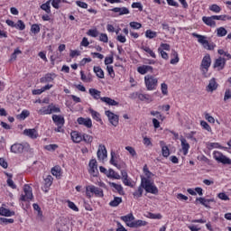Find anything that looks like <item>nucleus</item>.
<instances>
[{"label":"nucleus","mask_w":231,"mask_h":231,"mask_svg":"<svg viewBox=\"0 0 231 231\" xmlns=\"http://www.w3.org/2000/svg\"><path fill=\"white\" fill-rule=\"evenodd\" d=\"M141 185L146 192L155 195L158 194V188L154 185V182L151 181V180L142 177Z\"/></svg>","instance_id":"nucleus-1"},{"label":"nucleus","mask_w":231,"mask_h":231,"mask_svg":"<svg viewBox=\"0 0 231 231\" xmlns=\"http://www.w3.org/2000/svg\"><path fill=\"white\" fill-rule=\"evenodd\" d=\"M212 64V59L210 58V54H206L201 61L200 64V71L203 75V77H205V79H208V68H210V65Z\"/></svg>","instance_id":"nucleus-2"},{"label":"nucleus","mask_w":231,"mask_h":231,"mask_svg":"<svg viewBox=\"0 0 231 231\" xmlns=\"http://www.w3.org/2000/svg\"><path fill=\"white\" fill-rule=\"evenodd\" d=\"M192 36L196 37V39H198V42H199V44H202V46H203V48H205V50L212 51V50H214V48H216V44L209 43L208 42L207 36H203V35L198 34L196 32H193Z\"/></svg>","instance_id":"nucleus-3"},{"label":"nucleus","mask_w":231,"mask_h":231,"mask_svg":"<svg viewBox=\"0 0 231 231\" xmlns=\"http://www.w3.org/2000/svg\"><path fill=\"white\" fill-rule=\"evenodd\" d=\"M144 84L148 91H152L158 86V79L152 75H146L144 77Z\"/></svg>","instance_id":"nucleus-4"},{"label":"nucleus","mask_w":231,"mask_h":231,"mask_svg":"<svg viewBox=\"0 0 231 231\" xmlns=\"http://www.w3.org/2000/svg\"><path fill=\"white\" fill-rule=\"evenodd\" d=\"M86 194L88 198H91L93 194H95L97 198H104V190L93 185H89L86 187Z\"/></svg>","instance_id":"nucleus-5"},{"label":"nucleus","mask_w":231,"mask_h":231,"mask_svg":"<svg viewBox=\"0 0 231 231\" xmlns=\"http://www.w3.org/2000/svg\"><path fill=\"white\" fill-rule=\"evenodd\" d=\"M24 151H26L27 152L30 151V144L28 143H25L23 144L14 143L11 146V152H14V154H21Z\"/></svg>","instance_id":"nucleus-6"},{"label":"nucleus","mask_w":231,"mask_h":231,"mask_svg":"<svg viewBox=\"0 0 231 231\" xmlns=\"http://www.w3.org/2000/svg\"><path fill=\"white\" fill-rule=\"evenodd\" d=\"M33 193L32 192V187L30 185L25 184L23 186V193L21 195V201H30V199H32Z\"/></svg>","instance_id":"nucleus-7"},{"label":"nucleus","mask_w":231,"mask_h":231,"mask_svg":"<svg viewBox=\"0 0 231 231\" xmlns=\"http://www.w3.org/2000/svg\"><path fill=\"white\" fill-rule=\"evenodd\" d=\"M213 156L218 163H223L224 165H231V160L230 158L223 155L221 152H215L213 153Z\"/></svg>","instance_id":"nucleus-8"},{"label":"nucleus","mask_w":231,"mask_h":231,"mask_svg":"<svg viewBox=\"0 0 231 231\" xmlns=\"http://www.w3.org/2000/svg\"><path fill=\"white\" fill-rule=\"evenodd\" d=\"M225 66H226V59L223 57H218L215 60V62L213 64V68L217 69V71H221L222 69H225Z\"/></svg>","instance_id":"nucleus-9"},{"label":"nucleus","mask_w":231,"mask_h":231,"mask_svg":"<svg viewBox=\"0 0 231 231\" xmlns=\"http://www.w3.org/2000/svg\"><path fill=\"white\" fill-rule=\"evenodd\" d=\"M97 154V160L99 162H104V160L107 158V149H106V145L99 144Z\"/></svg>","instance_id":"nucleus-10"},{"label":"nucleus","mask_w":231,"mask_h":231,"mask_svg":"<svg viewBox=\"0 0 231 231\" xmlns=\"http://www.w3.org/2000/svg\"><path fill=\"white\" fill-rule=\"evenodd\" d=\"M89 174L93 175L94 177L98 176V163L97 162L96 159H92L89 162Z\"/></svg>","instance_id":"nucleus-11"},{"label":"nucleus","mask_w":231,"mask_h":231,"mask_svg":"<svg viewBox=\"0 0 231 231\" xmlns=\"http://www.w3.org/2000/svg\"><path fill=\"white\" fill-rule=\"evenodd\" d=\"M105 114L106 115L110 124H112L114 127H116V125H118V116L109 110L106 111Z\"/></svg>","instance_id":"nucleus-12"},{"label":"nucleus","mask_w":231,"mask_h":231,"mask_svg":"<svg viewBox=\"0 0 231 231\" xmlns=\"http://www.w3.org/2000/svg\"><path fill=\"white\" fill-rule=\"evenodd\" d=\"M180 140L183 154L184 156H187V154H189V150L190 149V144H189V143L187 142V139H185L183 135H180Z\"/></svg>","instance_id":"nucleus-13"},{"label":"nucleus","mask_w":231,"mask_h":231,"mask_svg":"<svg viewBox=\"0 0 231 231\" xmlns=\"http://www.w3.org/2000/svg\"><path fill=\"white\" fill-rule=\"evenodd\" d=\"M23 134L29 138H32V140H35L39 137V134L35 128L23 130Z\"/></svg>","instance_id":"nucleus-14"},{"label":"nucleus","mask_w":231,"mask_h":231,"mask_svg":"<svg viewBox=\"0 0 231 231\" xmlns=\"http://www.w3.org/2000/svg\"><path fill=\"white\" fill-rule=\"evenodd\" d=\"M78 124H79V125H85V127H88V129H90V127H93V123L89 118L86 119L84 117H79Z\"/></svg>","instance_id":"nucleus-15"},{"label":"nucleus","mask_w":231,"mask_h":231,"mask_svg":"<svg viewBox=\"0 0 231 231\" xmlns=\"http://www.w3.org/2000/svg\"><path fill=\"white\" fill-rule=\"evenodd\" d=\"M122 221H124L126 224V226H130L134 222V216H133V213H130L126 216L121 217Z\"/></svg>","instance_id":"nucleus-16"},{"label":"nucleus","mask_w":231,"mask_h":231,"mask_svg":"<svg viewBox=\"0 0 231 231\" xmlns=\"http://www.w3.org/2000/svg\"><path fill=\"white\" fill-rule=\"evenodd\" d=\"M160 144L162 147V154L163 158H169V156H171V150H169V147L165 145V142L161 141Z\"/></svg>","instance_id":"nucleus-17"},{"label":"nucleus","mask_w":231,"mask_h":231,"mask_svg":"<svg viewBox=\"0 0 231 231\" xmlns=\"http://www.w3.org/2000/svg\"><path fill=\"white\" fill-rule=\"evenodd\" d=\"M206 89L208 93H212L213 91H216V89H217V82H216V79L213 78L209 80V83Z\"/></svg>","instance_id":"nucleus-18"},{"label":"nucleus","mask_w":231,"mask_h":231,"mask_svg":"<svg viewBox=\"0 0 231 231\" xmlns=\"http://www.w3.org/2000/svg\"><path fill=\"white\" fill-rule=\"evenodd\" d=\"M70 136L74 143H80L82 142V134L77 131L71 132Z\"/></svg>","instance_id":"nucleus-19"},{"label":"nucleus","mask_w":231,"mask_h":231,"mask_svg":"<svg viewBox=\"0 0 231 231\" xmlns=\"http://www.w3.org/2000/svg\"><path fill=\"white\" fill-rule=\"evenodd\" d=\"M115 14H119V15H127L129 14V9L127 7H115L112 9Z\"/></svg>","instance_id":"nucleus-20"},{"label":"nucleus","mask_w":231,"mask_h":231,"mask_svg":"<svg viewBox=\"0 0 231 231\" xmlns=\"http://www.w3.org/2000/svg\"><path fill=\"white\" fill-rule=\"evenodd\" d=\"M202 21L205 24H207V26H211V27L216 26V21H214V16H209V17L204 16L202 18Z\"/></svg>","instance_id":"nucleus-21"},{"label":"nucleus","mask_w":231,"mask_h":231,"mask_svg":"<svg viewBox=\"0 0 231 231\" xmlns=\"http://www.w3.org/2000/svg\"><path fill=\"white\" fill-rule=\"evenodd\" d=\"M52 120L56 125H64V117L62 116L53 115Z\"/></svg>","instance_id":"nucleus-22"},{"label":"nucleus","mask_w":231,"mask_h":231,"mask_svg":"<svg viewBox=\"0 0 231 231\" xmlns=\"http://www.w3.org/2000/svg\"><path fill=\"white\" fill-rule=\"evenodd\" d=\"M0 216H5L6 217H10L12 216H15V212L10 211V209L5 208H0Z\"/></svg>","instance_id":"nucleus-23"},{"label":"nucleus","mask_w":231,"mask_h":231,"mask_svg":"<svg viewBox=\"0 0 231 231\" xmlns=\"http://www.w3.org/2000/svg\"><path fill=\"white\" fill-rule=\"evenodd\" d=\"M53 77H55V74H46L40 79V82L42 84H46L47 82H53Z\"/></svg>","instance_id":"nucleus-24"},{"label":"nucleus","mask_w":231,"mask_h":231,"mask_svg":"<svg viewBox=\"0 0 231 231\" xmlns=\"http://www.w3.org/2000/svg\"><path fill=\"white\" fill-rule=\"evenodd\" d=\"M145 225H147L146 221L135 220L130 224V228H138V226H145Z\"/></svg>","instance_id":"nucleus-25"},{"label":"nucleus","mask_w":231,"mask_h":231,"mask_svg":"<svg viewBox=\"0 0 231 231\" xmlns=\"http://www.w3.org/2000/svg\"><path fill=\"white\" fill-rule=\"evenodd\" d=\"M51 0L47 1L45 4L41 5V9L46 12L47 14H51Z\"/></svg>","instance_id":"nucleus-26"},{"label":"nucleus","mask_w":231,"mask_h":231,"mask_svg":"<svg viewBox=\"0 0 231 231\" xmlns=\"http://www.w3.org/2000/svg\"><path fill=\"white\" fill-rule=\"evenodd\" d=\"M100 100L108 106H118V102L115 101V99H112L111 97H101Z\"/></svg>","instance_id":"nucleus-27"},{"label":"nucleus","mask_w":231,"mask_h":231,"mask_svg":"<svg viewBox=\"0 0 231 231\" xmlns=\"http://www.w3.org/2000/svg\"><path fill=\"white\" fill-rule=\"evenodd\" d=\"M107 178H113L114 180H120V174L116 172L113 169H109L106 173Z\"/></svg>","instance_id":"nucleus-28"},{"label":"nucleus","mask_w":231,"mask_h":231,"mask_svg":"<svg viewBox=\"0 0 231 231\" xmlns=\"http://www.w3.org/2000/svg\"><path fill=\"white\" fill-rule=\"evenodd\" d=\"M100 90H97V88H90L89 89V94L91 95V97H93V98H95V100H98V98H102L100 97Z\"/></svg>","instance_id":"nucleus-29"},{"label":"nucleus","mask_w":231,"mask_h":231,"mask_svg":"<svg viewBox=\"0 0 231 231\" xmlns=\"http://www.w3.org/2000/svg\"><path fill=\"white\" fill-rule=\"evenodd\" d=\"M110 186L114 187L116 190L120 194L121 196H124V188H122V185H118L115 182H110Z\"/></svg>","instance_id":"nucleus-30"},{"label":"nucleus","mask_w":231,"mask_h":231,"mask_svg":"<svg viewBox=\"0 0 231 231\" xmlns=\"http://www.w3.org/2000/svg\"><path fill=\"white\" fill-rule=\"evenodd\" d=\"M138 98L139 100H142V102H143L144 100L146 102H152V97H151L149 94H139Z\"/></svg>","instance_id":"nucleus-31"},{"label":"nucleus","mask_w":231,"mask_h":231,"mask_svg":"<svg viewBox=\"0 0 231 231\" xmlns=\"http://www.w3.org/2000/svg\"><path fill=\"white\" fill-rule=\"evenodd\" d=\"M143 194V186H142V184L138 187V189L135 190L134 193H133V196L135 197L136 199L138 198H142Z\"/></svg>","instance_id":"nucleus-32"},{"label":"nucleus","mask_w":231,"mask_h":231,"mask_svg":"<svg viewBox=\"0 0 231 231\" xmlns=\"http://www.w3.org/2000/svg\"><path fill=\"white\" fill-rule=\"evenodd\" d=\"M39 115H51V110H50V105L46 107H42L40 110H38Z\"/></svg>","instance_id":"nucleus-33"},{"label":"nucleus","mask_w":231,"mask_h":231,"mask_svg":"<svg viewBox=\"0 0 231 231\" xmlns=\"http://www.w3.org/2000/svg\"><path fill=\"white\" fill-rule=\"evenodd\" d=\"M94 72L98 79H104V70L100 67H94Z\"/></svg>","instance_id":"nucleus-34"},{"label":"nucleus","mask_w":231,"mask_h":231,"mask_svg":"<svg viewBox=\"0 0 231 231\" xmlns=\"http://www.w3.org/2000/svg\"><path fill=\"white\" fill-rule=\"evenodd\" d=\"M122 203V198L120 197H116L112 201H110L109 205L110 207H118Z\"/></svg>","instance_id":"nucleus-35"},{"label":"nucleus","mask_w":231,"mask_h":231,"mask_svg":"<svg viewBox=\"0 0 231 231\" xmlns=\"http://www.w3.org/2000/svg\"><path fill=\"white\" fill-rule=\"evenodd\" d=\"M226 33H228V32L226 31V29H225V27H219L217 29V37H225Z\"/></svg>","instance_id":"nucleus-36"},{"label":"nucleus","mask_w":231,"mask_h":231,"mask_svg":"<svg viewBox=\"0 0 231 231\" xmlns=\"http://www.w3.org/2000/svg\"><path fill=\"white\" fill-rule=\"evenodd\" d=\"M52 176H55L56 178L60 177V167L55 166L51 171Z\"/></svg>","instance_id":"nucleus-37"},{"label":"nucleus","mask_w":231,"mask_h":231,"mask_svg":"<svg viewBox=\"0 0 231 231\" xmlns=\"http://www.w3.org/2000/svg\"><path fill=\"white\" fill-rule=\"evenodd\" d=\"M28 116H30V111L23 110L20 115L17 116V118H19L20 120H25L26 118H28Z\"/></svg>","instance_id":"nucleus-38"},{"label":"nucleus","mask_w":231,"mask_h":231,"mask_svg":"<svg viewBox=\"0 0 231 231\" xmlns=\"http://www.w3.org/2000/svg\"><path fill=\"white\" fill-rule=\"evenodd\" d=\"M90 114L92 115V118L97 122H100V114L93 109H89Z\"/></svg>","instance_id":"nucleus-39"},{"label":"nucleus","mask_w":231,"mask_h":231,"mask_svg":"<svg viewBox=\"0 0 231 231\" xmlns=\"http://www.w3.org/2000/svg\"><path fill=\"white\" fill-rule=\"evenodd\" d=\"M22 51L19 49H15L13 54L11 55L10 61L14 62V60H17V55H21Z\"/></svg>","instance_id":"nucleus-40"},{"label":"nucleus","mask_w":231,"mask_h":231,"mask_svg":"<svg viewBox=\"0 0 231 231\" xmlns=\"http://www.w3.org/2000/svg\"><path fill=\"white\" fill-rule=\"evenodd\" d=\"M45 187H51V184L53 183V177L51 175H48L45 179Z\"/></svg>","instance_id":"nucleus-41"},{"label":"nucleus","mask_w":231,"mask_h":231,"mask_svg":"<svg viewBox=\"0 0 231 231\" xmlns=\"http://www.w3.org/2000/svg\"><path fill=\"white\" fill-rule=\"evenodd\" d=\"M157 36L156 32L151 31V30H147L145 32V37H147V39H154Z\"/></svg>","instance_id":"nucleus-42"},{"label":"nucleus","mask_w":231,"mask_h":231,"mask_svg":"<svg viewBox=\"0 0 231 231\" xmlns=\"http://www.w3.org/2000/svg\"><path fill=\"white\" fill-rule=\"evenodd\" d=\"M197 201H199L201 205L206 207V208H210V206H208V200L205 198H198Z\"/></svg>","instance_id":"nucleus-43"},{"label":"nucleus","mask_w":231,"mask_h":231,"mask_svg":"<svg viewBox=\"0 0 231 231\" xmlns=\"http://www.w3.org/2000/svg\"><path fill=\"white\" fill-rule=\"evenodd\" d=\"M49 107H50L51 115L53 113H60V108L53 104L49 105Z\"/></svg>","instance_id":"nucleus-44"},{"label":"nucleus","mask_w":231,"mask_h":231,"mask_svg":"<svg viewBox=\"0 0 231 231\" xmlns=\"http://www.w3.org/2000/svg\"><path fill=\"white\" fill-rule=\"evenodd\" d=\"M82 140L83 142H86V143H91V142H93V136L84 134L82 135Z\"/></svg>","instance_id":"nucleus-45"},{"label":"nucleus","mask_w":231,"mask_h":231,"mask_svg":"<svg viewBox=\"0 0 231 231\" xmlns=\"http://www.w3.org/2000/svg\"><path fill=\"white\" fill-rule=\"evenodd\" d=\"M111 165H114L117 169H121L120 165L115 161V152H111V159H110Z\"/></svg>","instance_id":"nucleus-46"},{"label":"nucleus","mask_w":231,"mask_h":231,"mask_svg":"<svg viewBox=\"0 0 231 231\" xmlns=\"http://www.w3.org/2000/svg\"><path fill=\"white\" fill-rule=\"evenodd\" d=\"M161 90L162 95H169V87L167 86L166 83H162Z\"/></svg>","instance_id":"nucleus-47"},{"label":"nucleus","mask_w":231,"mask_h":231,"mask_svg":"<svg viewBox=\"0 0 231 231\" xmlns=\"http://www.w3.org/2000/svg\"><path fill=\"white\" fill-rule=\"evenodd\" d=\"M174 59L171 60V64H178L180 62V58L178 57V52L173 51L172 53Z\"/></svg>","instance_id":"nucleus-48"},{"label":"nucleus","mask_w":231,"mask_h":231,"mask_svg":"<svg viewBox=\"0 0 231 231\" xmlns=\"http://www.w3.org/2000/svg\"><path fill=\"white\" fill-rule=\"evenodd\" d=\"M31 32L32 33H39V32H41V27L39 26V24L34 23L31 27Z\"/></svg>","instance_id":"nucleus-49"},{"label":"nucleus","mask_w":231,"mask_h":231,"mask_svg":"<svg viewBox=\"0 0 231 231\" xmlns=\"http://www.w3.org/2000/svg\"><path fill=\"white\" fill-rule=\"evenodd\" d=\"M209 10L211 12H215V14H219V12H221V7H219V5H212L209 7Z\"/></svg>","instance_id":"nucleus-50"},{"label":"nucleus","mask_w":231,"mask_h":231,"mask_svg":"<svg viewBox=\"0 0 231 231\" xmlns=\"http://www.w3.org/2000/svg\"><path fill=\"white\" fill-rule=\"evenodd\" d=\"M80 75H81V80H83V82H93V79L88 78V76H86V74H84L82 70L80 71Z\"/></svg>","instance_id":"nucleus-51"},{"label":"nucleus","mask_w":231,"mask_h":231,"mask_svg":"<svg viewBox=\"0 0 231 231\" xmlns=\"http://www.w3.org/2000/svg\"><path fill=\"white\" fill-rule=\"evenodd\" d=\"M130 26L134 30H140V28H142V23H140L138 22H131Z\"/></svg>","instance_id":"nucleus-52"},{"label":"nucleus","mask_w":231,"mask_h":231,"mask_svg":"<svg viewBox=\"0 0 231 231\" xmlns=\"http://www.w3.org/2000/svg\"><path fill=\"white\" fill-rule=\"evenodd\" d=\"M8 223H14V219L13 218L0 217V224L1 225H8Z\"/></svg>","instance_id":"nucleus-53"},{"label":"nucleus","mask_w":231,"mask_h":231,"mask_svg":"<svg viewBox=\"0 0 231 231\" xmlns=\"http://www.w3.org/2000/svg\"><path fill=\"white\" fill-rule=\"evenodd\" d=\"M143 50L146 51V53H149V55H151L152 59H156V54L154 53V51H152V50H151V48L143 47Z\"/></svg>","instance_id":"nucleus-54"},{"label":"nucleus","mask_w":231,"mask_h":231,"mask_svg":"<svg viewBox=\"0 0 231 231\" xmlns=\"http://www.w3.org/2000/svg\"><path fill=\"white\" fill-rule=\"evenodd\" d=\"M217 198H219V199H222L223 201L230 200V198L227 197L225 192L218 193Z\"/></svg>","instance_id":"nucleus-55"},{"label":"nucleus","mask_w":231,"mask_h":231,"mask_svg":"<svg viewBox=\"0 0 231 231\" xmlns=\"http://www.w3.org/2000/svg\"><path fill=\"white\" fill-rule=\"evenodd\" d=\"M132 8H138L140 12L143 10V6L142 5V3L140 2H135L132 4Z\"/></svg>","instance_id":"nucleus-56"},{"label":"nucleus","mask_w":231,"mask_h":231,"mask_svg":"<svg viewBox=\"0 0 231 231\" xmlns=\"http://www.w3.org/2000/svg\"><path fill=\"white\" fill-rule=\"evenodd\" d=\"M68 206L69 208H71V210H74V212H79V208L77 207V205H75V203L69 200Z\"/></svg>","instance_id":"nucleus-57"},{"label":"nucleus","mask_w":231,"mask_h":231,"mask_svg":"<svg viewBox=\"0 0 231 231\" xmlns=\"http://www.w3.org/2000/svg\"><path fill=\"white\" fill-rule=\"evenodd\" d=\"M60 3H64V0H52V6L53 8H56V10H59V5H60Z\"/></svg>","instance_id":"nucleus-58"},{"label":"nucleus","mask_w":231,"mask_h":231,"mask_svg":"<svg viewBox=\"0 0 231 231\" xmlns=\"http://www.w3.org/2000/svg\"><path fill=\"white\" fill-rule=\"evenodd\" d=\"M125 150L131 154V156H136V151L131 146H126Z\"/></svg>","instance_id":"nucleus-59"},{"label":"nucleus","mask_w":231,"mask_h":231,"mask_svg":"<svg viewBox=\"0 0 231 231\" xmlns=\"http://www.w3.org/2000/svg\"><path fill=\"white\" fill-rule=\"evenodd\" d=\"M16 28H19V30H24L26 25H24V23L22 20H19L16 23Z\"/></svg>","instance_id":"nucleus-60"},{"label":"nucleus","mask_w":231,"mask_h":231,"mask_svg":"<svg viewBox=\"0 0 231 231\" xmlns=\"http://www.w3.org/2000/svg\"><path fill=\"white\" fill-rule=\"evenodd\" d=\"M107 72L112 79H115V70L113 69V66L106 67Z\"/></svg>","instance_id":"nucleus-61"},{"label":"nucleus","mask_w":231,"mask_h":231,"mask_svg":"<svg viewBox=\"0 0 231 231\" xmlns=\"http://www.w3.org/2000/svg\"><path fill=\"white\" fill-rule=\"evenodd\" d=\"M88 35H90V37H98V31L97 30H88Z\"/></svg>","instance_id":"nucleus-62"},{"label":"nucleus","mask_w":231,"mask_h":231,"mask_svg":"<svg viewBox=\"0 0 231 231\" xmlns=\"http://www.w3.org/2000/svg\"><path fill=\"white\" fill-rule=\"evenodd\" d=\"M230 98H231V90L226 89L225 92L224 101L226 102Z\"/></svg>","instance_id":"nucleus-63"},{"label":"nucleus","mask_w":231,"mask_h":231,"mask_svg":"<svg viewBox=\"0 0 231 231\" xmlns=\"http://www.w3.org/2000/svg\"><path fill=\"white\" fill-rule=\"evenodd\" d=\"M99 41H101V42H107V41H109V39L107 38V34L101 33L99 36Z\"/></svg>","instance_id":"nucleus-64"}]
</instances>
